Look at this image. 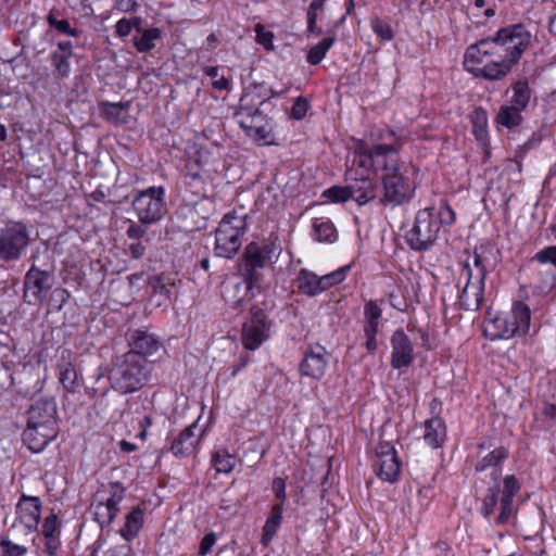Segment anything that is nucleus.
Here are the masks:
<instances>
[{"instance_id":"nucleus-1","label":"nucleus","mask_w":556,"mask_h":556,"mask_svg":"<svg viewBox=\"0 0 556 556\" xmlns=\"http://www.w3.org/2000/svg\"><path fill=\"white\" fill-rule=\"evenodd\" d=\"M376 167L384 170L382 175L383 198L381 202L400 205L412 198L413 187L406 181L396 157V149L392 144H377L369 151Z\"/></svg>"},{"instance_id":"nucleus-2","label":"nucleus","mask_w":556,"mask_h":556,"mask_svg":"<svg viewBox=\"0 0 556 556\" xmlns=\"http://www.w3.org/2000/svg\"><path fill=\"white\" fill-rule=\"evenodd\" d=\"M514 65L505 49L491 38L471 45L464 59V66L468 72L491 80L504 78Z\"/></svg>"},{"instance_id":"nucleus-3","label":"nucleus","mask_w":556,"mask_h":556,"mask_svg":"<svg viewBox=\"0 0 556 556\" xmlns=\"http://www.w3.org/2000/svg\"><path fill=\"white\" fill-rule=\"evenodd\" d=\"M492 250L486 245L476 248L464 263L460 278H464L466 283L459 295V304L466 311L473 312L480 307L486 273L495 265Z\"/></svg>"},{"instance_id":"nucleus-4","label":"nucleus","mask_w":556,"mask_h":556,"mask_svg":"<svg viewBox=\"0 0 556 556\" xmlns=\"http://www.w3.org/2000/svg\"><path fill=\"white\" fill-rule=\"evenodd\" d=\"M454 222L455 213L446 202L442 201L438 207L420 210L405 236L406 242L415 251L428 250L437 240L440 227Z\"/></svg>"},{"instance_id":"nucleus-5","label":"nucleus","mask_w":556,"mask_h":556,"mask_svg":"<svg viewBox=\"0 0 556 556\" xmlns=\"http://www.w3.org/2000/svg\"><path fill=\"white\" fill-rule=\"evenodd\" d=\"M151 362L136 353H125L116 357L109 374L113 389L121 393H132L142 388L149 380Z\"/></svg>"},{"instance_id":"nucleus-6","label":"nucleus","mask_w":556,"mask_h":556,"mask_svg":"<svg viewBox=\"0 0 556 556\" xmlns=\"http://www.w3.org/2000/svg\"><path fill=\"white\" fill-rule=\"evenodd\" d=\"M530 308L521 303L514 304L510 313L491 316L484 321V334L490 340H508L526 334L530 327Z\"/></svg>"},{"instance_id":"nucleus-7","label":"nucleus","mask_w":556,"mask_h":556,"mask_svg":"<svg viewBox=\"0 0 556 556\" xmlns=\"http://www.w3.org/2000/svg\"><path fill=\"white\" fill-rule=\"evenodd\" d=\"M247 227V214L232 211L224 216L215 231V254L230 258L240 249Z\"/></svg>"},{"instance_id":"nucleus-8","label":"nucleus","mask_w":556,"mask_h":556,"mask_svg":"<svg viewBox=\"0 0 556 556\" xmlns=\"http://www.w3.org/2000/svg\"><path fill=\"white\" fill-rule=\"evenodd\" d=\"M163 187H149L138 192L131 202L139 223L146 226L153 225L162 219L166 213Z\"/></svg>"},{"instance_id":"nucleus-9","label":"nucleus","mask_w":556,"mask_h":556,"mask_svg":"<svg viewBox=\"0 0 556 556\" xmlns=\"http://www.w3.org/2000/svg\"><path fill=\"white\" fill-rule=\"evenodd\" d=\"M276 257L275 250L268 244L260 247L256 243H250L245 248L242 275L247 291L260 287L262 279L260 269L273 264Z\"/></svg>"},{"instance_id":"nucleus-10","label":"nucleus","mask_w":556,"mask_h":556,"mask_svg":"<svg viewBox=\"0 0 556 556\" xmlns=\"http://www.w3.org/2000/svg\"><path fill=\"white\" fill-rule=\"evenodd\" d=\"M41 504L36 496L23 495L16 505V518L9 530L14 538L31 535L38 528Z\"/></svg>"},{"instance_id":"nucleus-11","label":"nucleus","mask_w":556,"mask_h":556,"mask_svg":"<svg viewBox=\"0 0 556 556\" xmlns=\"http://www.w3.org/2000/svg\"><path fill=\"white\" fill-rule=\"evenodd\" d=\"M124 495L125 490L118 483H110L97 492L92 503L93 516L102 528L113 521Z\"/></svg>"},{"instance_id":"nucleus-12","label":"nucleus","mask_w":556,"mask_h":556,"mask_svg":"<svg viewBox=\"0 0 556 556\" xmlns=\"http://www.w3.org/2000/svg\"><path fill=\"white\" fill-rule=\"evenodd\" d=\"M29 243V232L25 225L12 223L0 230V258L4 262L17 261Z\"/></svg>"},{"instance_id":"nucleus-13","label":"nucleus","mask_w":556,"mask_h":556,"mask_svg":"<svg viewBox=\"0 0 556 556\" xmlns=\"http://www.w3.org/2000/svg\"><path fill=\"white\" fill-rule=\"evenodd\" d=\"M491 39L496 40L505 49L510 62L516 64L530 42V34L522 25L518 24L502 28Z\"/></svg>"},{"instance_id":"nucleus-14","label":"nucleus","mask_w":556,"mask_h":556,"mask_svg":"<svg viewBox=\"0 0 556 556\" xmlns=\"http://www.w3.org/2000/svg\"><path fill=\"white\" fill-rule=\"evenodd\" d=\"M270 324L266 314L260 309L252 311L251 319L242 327V344L247 350L254 351L268 338Z\"/></svg>"},{"instance_id":"nucleus-15","label":"nucleus","mask_w":556,"mask_h":556,"mask_svg":"<svg viewBox=\"0 0 556 556\" xmlns=\"http://www.w3.org/2000/svg\"><path fill=\"white\" fill-rule=\"evenodd\" d=\"M375 469L379 478L395 482L400 476L401 462L394 446L389 442H380L376 448Z\"/></svg>"},{"instance_id":"nucleus-16","label":"nucleus","mask_w":556,"mask_h":556,"mask_svg":"<svg viewBox=\"0 0 556 556\" xmlns=\"http://www.w3.org/2000/svg\"><path fill=\"white\" fill-rule=\"evenodd\" d=\"M24 299L29 304H39L43 301L46 292L51 289L50 275L35 265L25 276Z\"/></svg>"},{"instance_id":"nucleus-17","label":"nucleus","mask_w":556,"mask_h":556,"mask_svg":"<svg viewBox=\"0 0 556 556\" xmlns=\"http://www.w3.org/2000/svg\"><path fill=\"white\" fill-rule=\"evenodd\" d=\"M58 432V428L27 422L23 432V441L31 452L39 453L56 438Z\"/></svg>"},{"instance_id":"nucleus-18","label":"nucleus","mask_w":556,"mask_h":556,"mask_svg":"<svg viewBox=\"0 0 556 556\" xmlns=\"http://www.w3.org/2000/svg\"><path fill=\"white\" fill-rule=\"evenodd\" d=\"M391 365L395 369L408 367L414 361V348L403 330H396L392 338Z\"/></svg>"},{"instance_id":"nucleus-19","label":"nucleus","mask_w":556,"mask_h":556,"mask_svg":"<svg viewBox=\"0 0 556 556\" xmlns=\"http://www.w3.org/2000/svg\"><path fill=\"white\" fill-rule=\"evenodd\" d=\"M27 422L58 428L55 402L52 399L36 401L28 410Z\"/></svg>"},{"instance_id":"nucleus-20","label":"nucleus","mask_w":556,"mask_h":556,"mask_svg":"<svg viewBox=\"0 0 556 556\" xmlns=\"http://www.w3.org/2000/svg\"><path fill=\"white\" fill-rule=\"evenodd\" d=\"M328 365V354L323 346H315L305 353L300 365L303 376L319 379L324 376Z\"/></svg>"},{"instance_id":"nucleus-21","label":"nucleus","mask_w":556,"mask_h":556,"mask_svg":"<svg viewBox=\"0 0 556 556\" xmlns=\"http://www.w3.org/2000/svg\"><path fill=\"white\" fill-rule=\"evenodd\" d=\"M185 199L190 205H198L200 202L210 201L207 188L201 172L189 169L184 175Z\"/></svg>"},{"instance_id":"nucleus-22","label":"nucleus","mask_w":556,"mask_h":556,"mask_svg":"<svg viewBox=\"0 0 556 556\" xmlns=\"http://www.w3.org/2000/svg\"><path fill=\"white\" fill-rule=\"evenodd\" d=\"M131 350L127 353H136L148 361V357L154 356L162 349L161 341L153 334L136 330L130 337Z\"/></svg>"},{"instance_id":"nucleus-23","label":"nucleus","mask_w":556,"mask_h":556,"mask_svg":"<svg viewBox=\"0 0 556 556\" xmlns=\"http://www.w3.org/2000/svg\"><path fill=\"white\" fill-rule=\"evenodd\" d=\"M520 485L514 475L506 476L504 479V490L501 498V513L497 517V523H505L514 515V496L519 492Z\"/></svg>"},{"instance_id":"nucleus-24","label":"nucleus","mask_w":556,"mask_h":556,"mask_svg":"<svg viewBox=\"0 0 556 556\" xmlns=\"http://www.w3.org/2000/svg\"><path fill=\"white\" fill-rule=\"evenodd\" d=\"M197 425L193 424L190 427L186 428L179 437L172 443L170 452L176 457H184L188 455L193 447L195 446L198 439H194V430Z\"/></svg>"},{"instance_id":"nucleus-25","label":"nucleus","mask_w":556,"mask_h":556,"mask_svg":"<svg viewBox=\"0 0 556 556\" xmlns=\"http://www.w3.org/2000/svg\"><path fill=\"white\" fill-rule=\"evenodd\" d=\"M349 187L350 199L356 201L359 205L368 203L376 197V188L370 179L356 180Z\"/></svg>"},{"instance_id":"nucleus-26","label":"nucleus","mask_w":556,"mask_h":556,"mask_svg":"<svg viewBox=\"0 0 556 556\" xmlns=\"http://www.w3.org/2000/svg\"><path fill=\"white\" fill-rule=\"evenodd\" d=\"M445 435V426L440 418H432L425 422L424 439L431 447H439L444 441Z\"/></svg>"},{"instance_id":"nucleus-27","label":"nucleus","mask_w":556,"mask_h":556,"mask_svg":"<svg viewBox=\"0 0 556 556\" xmlns=\"http://www.w3.org/2000/svg\"><path fill=\"white\" fill-rule=\"evenodd\" d=\"M248 96H242L240 99V111L237 113V117L239 118L240 126L245 130L247 135L250 134L249 126H255L257 122H263V117L265 115L258 109L252 111L251 108L248 106L247 103Z\"/></svg>"},{"instance_id":"nucleus-28","label":"nucleus","mask_w":556,"mask_h":556,"mask_svg":"<svg viewBox=\"0 0 556 556\" xmlns=\"http://www.w3.org/2000/svg\"><path fill=\"white\" fill-rule=\"evenodd\" d=\"M282 518L281 504H276L270 510V515L267 518L263 527V535L261 542L264 546H267L274 539Z\"/></svg>"},{"instance_id":"nucleus-29","label":"nucleus","mask_w":556,"mask_h":556,"mask_svg":"<svg viewBox=\"0 0 556 556\" xmlns=\"http://www.w3.org/2000/svg\"><path fill=\"white\" fill-rule=\"evenodd\" d=\"M508 453L505 448L498 447L493 450L486 456H484L476 466L477 471H483L488 468H493L492 476L494 480H497L500 476L498 465L507 457Z\"/></svg>"},{"instance_id":"nucleus-30","label":"nucleus","mask_w":556,"mask_h":556,"mask_svg":"<svg viewBox=\"0 0 556 556\" xmlns=\"http://www.w3.org/2000/svg\"><path fill=\"white\" fill-rule=\"evenodd\" d=\"M298 288L306 295H316L321 291L319 277L306 269H301L296 278Z\"/></svg>"},{"instance_id":"nucleus-31","label":"nucleus","mask_w":556,"mask_h":556,"mask_svg":"<svg viewBox=\"0 0 556 556\" xmlns=\"http://www.w3.org/2000/svg\"><path fill=\"white\" fill-rule=\"evenodd\" d=\"M142 519H143V515L139 508L131 510L126 516L125 525L119 530L121 535L123 538L122 541H126L129 543V540L135 538L138 534V532L140 531V529L142 527Z\"/></svg>"},{"instance_id":"nucleus-32","label":"nucleus","mask_w":556,"mask_h":556,"mask_svg":"<svg viewBox=\"0 0 556 556\" xmlns=\"http://www.w3.org/2000/svg\"><path fill=\"white\" fill-rule=\"evenodd\" d=\"M313 236L320 242H333L337 231L329 219L316 218L313 223Z\"/></svg>"},{"instance_id":"nucleus-33","label":"nucleus","mask_w":556,"mask_h":556,"mask_svg":"<svg viewBox=\"0 0 556 556\" xmlns=\"http://www.w3.org/2000/svg\"><path fill=\"white\" fill-rule=\"evenodd\" d=\"M334 42L336 36L329 35L328 37L319 41L317 45L313 46L307 53V62L311 65L319 64Z\"/></svg>"},{"instance_id":"nucleus-34","label":"nucleus","mask_w":556,"mask_h":556,"mask_svg":"<svg viewBox=\"0 0 556 556\" xmlns=\"http://www.w3.org/2000/svg\"><path fill=\"white\" fill-rule=\"evenodd\" d=\"M530 101V89L526 80H519L513 86L510 106L525 110Z\"/></svg>"},{"instance_id":"nucleus-35","label":"nucleus","mask_w":556,"mask_h":556,"mask_svg":"<svg viewBox=\"0 0 556 556\" xmlns=\"http://www.w3.org/2000/svg\"><path fill=\"white\" fill-rule=\"evenodd\" d=\"M496 122L507 128H514L521 122V111L508 104L502 105L497 113Z\"/></svg>"},{"instance_id":"nucleus-36","label":"nucleus","mask_w":556,"mask_h":556,"mask_svg":"<svg viewBox=\"0 0 556 556\" xmlns=\"http://www.w3.org/2000/svg\"><path fill=\"white\" fill-rule=\"evenodd\" d=\"M161 31L159 28H149L142 33L138 38H134V45L139 52L150 51L155 47L154 41L159 39Z\"/></svg>"},{"instance_id":"nucleus-37","label":"nucleus","mask_w":556,"mask_h":556,"mask_svg":"<svg viewBox=\"0 0 556 556\" xmlns=\"http://www.w3.org/2000/svg\"><path fill=\"white\" fill-rule=\"evenodd\" d=\"M236 457L226 450H219L213 455V464L218 472L229 473L236 466Z\"/></svg>"},{"instance_id":"nucleus-38","label":"nucleus","mask_w":556,"mask_h":556,"mask_svg":"<svg viewBox=\"0 0 556 556\" xmlns=\"http://www.w3.org/2000/svg\"><path fill=\"white\" fill-rule=\"evenodd\" d=\"M60 382L66 391L73 392L76 390L78 386L77 372L72 364H66L65 366L61 367Z\"/></svg>"},{"instance_id":"nucleus-39","label":"nucleus","mask_w":556,"mask_h":556,"mask_svg":"<svg viewBox=\"0 0 556 556\" xmlns=\"http://www.w3.org/2000/svg\"><path fill=\"white\" fill-rule=\"evenodd\" d=\"M96 556H131V547L128 542L119 541L103 551H96Z\"/></svg>"},{"instance_id":"nucleus-40","label":"nucleus","mask_w":556,"mask_h":556,"mask_svg":"<svg viewBox=\"0 0 556 556\" xmlns=\"http://www.w3.org/2000/svg\"><path fill=\"white\" fill-rule=\"evenodd\" d=\"M473 134L480 141L486 138V114L483 110H476L472 115Z\"/></svg>"},{"instance_id":"nucleus-41","label":"nucleus","mask_w":556,"mask_h":556,"mask_svg":"<svg viewBox=\"0 0 556 556\" xmlns=\"http://www.w3.org/2000/svg\"><path fill=\"white\" fill-rule=\"evenodd\" d=\"M350 269V266H343L330 274L324 275L319 277L321 291L327 290L333 285L340 283L344 280L346 271Z\"/></svg>"},{"instance_id":"nucleus-42","label":"nucleus","mask_w":556,"mask_h":556,"mask_svg":"<svg viewBox=\"0 0 556 556\" xmlns=\"http://www.w3.org/2000/svg\"><path fill=\"white\" fill-rule=\"evenodd\" d=\"M204 73L212 78V87L216 90H227L230 81L225 76H218L217 66H207L204 68Z\"/></svg>"},{"instance_id":"nucleus-43","label":"nucleus","mask_w":556,"mask_h":556,"mask_svg":"<svg viewBox=\"0 0 556 556\" xmlns=\"http://www.w3.org/2000/svg\"><path fill=\"white\" fill-rule=\"evenodd\" d=\"M324 197L330 202H344L350 199L349 187L334 186L324 191Z\"/></svg>"},{"instance_id":"nucleus-44","label":"nucleus","mask_w":556,"mask_h":556,"mask_svg":"<svg viewBox=\"0 0 556 556\" xmlns=\"http://www.w3.org/2000/svg\"><path fill=\"white\" fill-rule=\"evenodd\" d=\"M140 18L139 17H134V18H130V20H127V18H122L117 22L115 28H116V34L119 36V37H126L130 34L131 29L135 27L138 31L141 30L140 28Z\"/></svg>"},{"instance_id":"nucleus-45","label":"nucleus","mask_w":556,"mask_h":556,"mask_svg":"<svg viewBox=\"0 0 556 556\" xmlns=\"http://www.w3.org/2000/svg\"><path fill=\"white\" fill-rule=\"evenodd\" d=\"M498 485L489 489V494L485 496L482 506V514L489 517L497 505Z\"/></svg>"},{"instance_id":"nucleus-46","label":"nucleus","mask_w":556,"mask_h":556,"mask_svg":"<svg viewBox=\"0 0 556 556\" xmlns=\"http://www.w3.org/2000/svg\"><path fill=\"white\" fill-rule=\"evenodd\" d=\"M250 134L248 136L256 139V140H267L270 136V129L268 127V123L266 117H263V122H257L255 126H249Z\"/></svg>"},{"instance_id":"nucleus-47","label":"nucleus","mask_w":556,"mask_h":556,"mask_svg":"<svg viewBox=\"0 0 556 556\" xmlns=\"http://www.w3.org/2000/svg\"><path fill=\"white\" fill-rule=\"evenodd\" d=\"M48 23L60 33L77 36L78 31L72 28L67 20H58L53 14L48 15Z\"/></svg>"},{"instance_id":"nucleus-48","label":"nucleus","mask_w":556,"mask_h":556,"mask_svg":"<svg viewBox=\"0 0 556 556\" xmlns=\"http://www.w3.org/2000/svg\"><path fill=\"white\" fill-rule=\"evenodd\" d=\"M71 56L70 55H66L64 53H60V52H54L52 54V62H53V65L55 66L58 73L61 75V76H67L68 73H70V63H68V59Z\"/></svg>"},{"instance_id":"nucleus-49","label":"nucleus","mask_w":556,"mask_h":556,"mask_svg":"<svg viewBox=\"0 0 556 556\" xmlns=\"http://www.w3.org/2000/svg\"><path fill=\"white\" fill-rule=\"evenodd\" d=\"M371 28L383 40H391L393 38V31L390 25L379 18L371 21Z\"/></svg>"},{"instance_id":"nucleus-50","label":"nucleus","mask_w":556,"mask_h":556,"mask_svg":"<svg viewBox=\"0 0 556 556\" xmlns=\"http://www.w3.org/2000/svg\"><path fill=\"white\" fill-rule=\"evenodd\" d=\"M540 264H552L556 268V247H548L534 256Z\"/></svg>"},{"instance_id":"nucleus-51","label":"nucleus","mask_w":556,"mask_h":556,"mask_svg":"<svg viewBox=\"0 0 556 556\" xmlns=\"http://www.w3.org/2000/svg\"><path fill=\"white\" fill-rule=\"evenodd\" d=\"M0 548L2 556H23L26 553L25 547L18 544H13L9 541H3Z\"/></svg>"},{"instance_id":"nucleus-52","label":"nucleus","mask_w":556,"mask_h":556,"mask_svg":"<svg viewBox=\"0 0 556 556\" xmlns=\"http://www.w3.org/2000/svg\"><path fill=\"white\" fill-rule=\"evenodd\" d=\"M59 521L55 515L48 516L42 525V534L45 538L56 536Z\"/></svg>"},{"instance_id":"nucleus-53","label":"nucleus","mask_w":556,"mask_h":556,"mask_svg":"<svg viewBox=\"0 0 556 556\" xmlns=\"http://www.w3.org/2000/svg\"><path fill=\"white\" fill-rule=\"evenodd\" d=\"M255 33L257 42L269 49L273 43V34L265 31L264 26L261 24L255 26Z\"/></svg>"},{"instance_id":"nucleus-54","label":"nucleus","mask_w":556,"mask_h":556,"mask_svg":"<svg viewBox=\"0 0 556 556\" xmlns=\"http://www.w3.org/2000/svg\"><path fill=\"white\" fill-rule=\"evenodd\" d=\"M124 109L125 105L123 103H106L103 112L108 118L117 121L121 118V114Z\"/></svg>"},{"instance_id":"nucleus-55","label":"nucleus","mask_w":556,"mask_h":556,"mask_svg":"<svg viewBox=\"0 0 556 556\" xmlns=\"http://www.w3.org/2000/svg\"><path fill=\"white\" fill-rule=\"evenodd\" d=\"M380 307L374 302L369 301L365 305V318L366 320H379L381 317Z\"/></svg>"},{"instance_id":"nucleus-56","label":"nucleus","mask_w":556,"mask_h":556,"mask_svg":"<svg viewBox=\"0 0 556 556\" xmlns=\"http://www.w3.org/2000/svg\"><path fill=\"white\" fill-rule=\"evenodd\" d=\"M273 490L275 492L276 498L279 500V504H283L286 501V483L282 478H275L273 481Z\"/></svg>"},{"instance_id":"nucleus-57","label":"nucleus","mask_w":556,"mask_h":556,"mask_svg":"<svg viewBox=\"0 0 556 556\" xmlns=\"http://www.w3.org/2000/svg\"><path fill=\"white\" fill-rule=\"evenodd\" d=\"M147 227L146 225H142L141 223L140 224H131L128 229H127V236L128 238L130 239H134V240H139L141 239L146 232H147Z\"/></svg>"},{"instance_id":"nucleus-58","label":"nucleus","mask_w":556,"mask_h":556,"mask_svg":"<svg viewBox=\"0 0 556 556\" xmlns=\"http://www.w3.org/2000/svg\"><path fill=\"white\" fill-rule=\"evenodd\" d=\"M308 109V103L303 99H298L292 106V116L295 119H301L305 116Z\"/></svg>"},{"instance_id":"nucleus-59","label":"nucleus","mask_w":556,"mask_h":556,"mask_svg":"<svg viewBox=\"0 0 556 556\" xmlns=\"http://www.w3.org/2000/svg\"><path fill=\"white\" fill-rule=\"evenodd\" d=\"M68 299L70 292L66 289L56 288L52 293V301L58 303V309H61Z\"/></svg>"},{"instance_id":"nucleus-60","label":"nucleus","mask_w":556,"mask_h":556,"mask_svg":"<svg viewBox=\"0 0 556 556\" xmlns=\"http://www.w3.org/2000/svg\"><path fill=\"white\" fill-rule=\"evenodd\" d=\"M215 542H216V535L214 533L206 534L200 543V551H199L200 554L204 556L207 553H210L212 547L214 546Z\"/></svg>"},{"instance_id":"nucleus-61","label":"nucleus","mask_w":556,"mask_h":556,"mask_svg":"<svg viewBox=\"0 0 556 556\" xmlns=\"http://www.w3.org/2000/svg\"><path fill=\"white\" fill-rule=\"evenodd\" d=\"M128 251L131 257L138 260L141 258L146 252V247L140 242L136 241L128 247Z\"/></svg>"},{"instance_id":"nucleus-62","label":"nucleus","mask_w":556,"mask_h":556,"mask_svg":"<svg viewBox=\"0 0 556 556\" xmlns=\"http://www.w3.org/2000/svg\"><path fill=\"white\" fill-rule=\"evenodd\" d=\"M46 540V551L47 553L50 555V556H54L58 548H59V545H60V541L58 539V536H50V538H45Z\"/></svg>"},{"instance_id":"nucleus-63","label":"nucleus","mask_w":556,"mask_h":556,"mask_svg":"<svg viewBox=\"0 0 556 556\" xmlns=\"http://www.w3.org/2000/svg\"><path fill=\"white\" fill-rule=\"evenodd\" d=\"M114 8L122 12H129L136 7L135 0H114Z\"/></svg>"},{"instance_id":"nucleus-64","label":"nucleus","mask_w":556,"mask_h":556,"mask_svg":"<svg viewBox=\"0 0 556 556\" xmlns=\"http://www.w3.org/2000/svg\"><path fill=\"white\" fill-rule=\"evenodd\" d=\"M435 556H454L450 546L446 543H438L434 547Z\"/></svg>"}]
</instances>
